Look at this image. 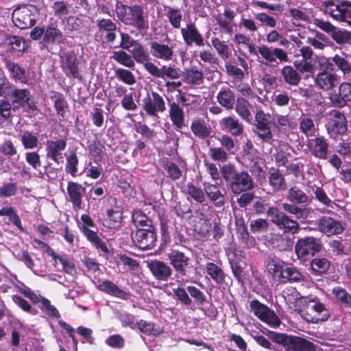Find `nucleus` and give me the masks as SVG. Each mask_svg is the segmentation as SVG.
I'll return each mask as SVG.
<instances>
[{"label":"nucleus","instance_id":"obj_1","mask_svg":"<svg viewBox=\"0 0 351 351\" xmlns=\"http://www.w3.org/2000/svg\"><path fill=\"white\" fill-rule=\"evenodd\" d=\"M114 11L118 21L124 25L134 27L140 32L148 29V16L141 5H128L120 0H116Z\"/></svg>","mask_w":351,"mask_h":351},{"label":"nucleus","instance_id":"obj_2","mask_svg":"<svg viewBox=\"0 0 351 351\" xmlns=\"http://www.w3.org/2000/svg\"><path fill=\"white\" fill-rule=\"evenodd\" d=\"M269 338L282 346L285 351H316L317 346L303 337L270 331Z\"/></svg>","mask_w":351,"mask_h":351},{"label":"nucleus","instance_id":"obj_3","mask_svg":"<svg viewBox=\"0 0 351 351\" xmlns=\"http://www.w3.org/2000/svg\"><path fill=\"white\" fill-rule=\"evenodd\" d=\"M301 315L306 321L314 324L325 322L330 317L329 311L317 297L304 299Z\"/></svg>","mask_w":351,"mask_h":351},{"label":"nucleus","instance_id":"obj_4","mask_svg":"<svg viewBox=\"0 0 351 351\" xmlns=\"http://www.w3.org/2000/svg\"><path fill=\"white\" fill-rule=\"evenodd\" d=\"M321 9L335 21L346 23L351 27V1L343 0L336 4L333 0H329L322 3Z\"/></svg>","mask_w":351,"mask_h":351},{"label":"nucleus","instance_id":"obj_5","mask_svg":"<svg viewBox=\"0 0 351 351\" xmlns=\"http://www.w3.org/2000/svg\"><path fill=\"white\" fill-rule=\"evenodd\" d=\"M38 8L32 4L19 5L12 12V20L14 25L21 29L34 26L36 23Z\"/></svg>","mask_w":351,"mask_h":351},{"label":"nucleus","instance_id":"obj_6","mask_svg":"<svg viewBox=\"0 0 351 351\" xmlns=\"http://www.w3.org/2000/svg\"><path fill=\"white\" fill-rule=\"evenodd\" d=\"M247 46L250 55L258 56V53L264 59V61H262L261 63L265 65L276 62V59H278L280 62H287L289 61L287 53L281 48H270L267 45H263L258 47V49L256 50L254 44L251 42H250Z\"/></svg>","mask_w":351,"mask_h":351},{"label":"nucleus","instance_id":"obj_7","mask_svg":"<svg viewBox=\"0 0 351 351\" xmlns=\"http://www.w3.org/2000/svg\"><path fill=\"white\" fill-rule=\"evenodd\" d=\"M82 226L80 230L86 239L91 245L99 252L107 255L110 254V250L106 243L99 237L97 232L91 230L90 228H96L92 218L86 214L81 216Z\"/></svg>","mask_w":351,"mask_h":351},{"label":"nucleus","instance_id":"obj_8","mask_svg":"<svg viewBox=\"0 0 351 351\" xmlns=\"http://www.w3.org/2000/svg\"><path fill=\"white\" fill-rule=\"evenodd\" d=\"M322 244L319 239L313 237L299 239L295 245V252L298 259L302 262L309 260L321 251Z\"/></svg>","mask_w":351,"mask_h":351},{"label":"nucleus","instance_id":"obj_9","mask_svg":"<svg viewBox=\"0 0 351 351\" xmlns=\"http://www.w3.org/2000/svg\"><path fill=\"white\" fill-rule=\"evenodd\" d=\"M267 215L270 217V221L279 229L285 233L295 234L300 229L299 223L281 212L278 208L269 207L267 210Z\"/></svg>","mask_w":351,"mask_h":351},{"label":"nucleus","instance_id":"obj_10","mask_svg":"<svg viewBox=\"0 0 351 351\" xmlns=\"http://www.w3.org/2000/svg\"><path fill=\"white\" fill-rule=\"evenodd\" d=\"M314 25L327 33L336 43L339 45H351V32L341 29L333 25L330 22L322 19L315 18Z\"/></svg>","mask_w":351,"mask_h":351},{"label":"nucleus","instance_id":"obj_11","mask_svg":"<svg viewBox=\"0 0 351 351\" xmlns=\"http://www.w3.org/2000/svg\"><path fill=\"white\" fill-rule=\"evenodd\" d=\"M328 114L330 117L326 125L327 132L330 138L337 139L346 133L348 121L344 114L338 110H332Z\"/></svg>","mask_w":351,"mask_h":351},{"label":"nucleus","instance_id":"obj_12","mask_svg":"<svg viewBox=\"0 0 351 351\" xmlns=\"http://www.w3.org/2000/svg\"><path fill=\"white\" fill-rule=\"evenodd\" d=\"M250 307L254 315L261 322L267 324L271 328H278L281 324L280 318L276 313L267 305L255 299L250 302Z\"/></svg>","mask_w":351,"mask_h":351},{"label":"nucleus","instance_id":"obj_13","mask_svg":"<svg viewBox=\"0 0 351 351\" xmlns=\"http://www.w3.org/2000/svg\"><path fill=\"white\" fill-rule=\"evenodd\" d=\"M132 241L139 249L143 250L153 249L157 243L155 226L150 228H140L137 229L135 234L132 236Z\"/></svg>","mask_w":351,"mask_h":351},{"label":"nucleus","instance_id":"obj_14","mask_svg":"<svg viewBox=\"0 0 351 351\" xmlns=\"http://www.w3.org/2000/svg\"><path fill=\"white\" fill-rule=\"evenodd\" d=\"M10 99V101L13 105L14 112L26 106L30 110H37L36 102L33 99L28 88H21L16 86Z\"/></svg>","mask_w":351,"mask_h":351},{"label":"nucleus","instance_id":"obj_15","mask_svg":"<svg viewBox=\"0 0 351 351\" xmlns=\"http://www.w3.org/2000/svg\"><path fill=\"white\" fill-rule=\"evenodd\" d=\"M143 109L146 114L150 117H157L158 112L166 110L165 101L162 95L156 91L147 93L143 99Z\"/></svg>","mask_w":351,"mask_h":351},{"label":"nucleus","instance_id":"obj_16","mask_svg":"<svg viewBox=\"0 0 351 351\" xmlns=\"http://www.w3.org/2000/svg\"><path fill=\"white\" fill-rule=\"evenodd\" d=\"M170 265L173 267L178 275L185 276L191 267V258L185 253L178 250H172L167 254Z\"/></svg>","mask_w":351,"mask_h":351},{"label":"nucleus","instance_id":"obj_17","mask_svg":"<svg viewBox=\"0 0 351 351\" xmlns=\"http://www.w3.org/2000/svg\"><path fill=\"white\" fill-rule=\"evenodd\" d=\"M61 68L65 75L70 79L82 80L79 71L80 61L74 51H68L61 56Z\"/></svg>","mask_w":351,"mask_h":351},{"label":"nucleus","instance_id":"obj_18","mask_svg":"<svg viewBox=\"0 0 351 351\" xmlns=\"http://www.w3.org/2000/svg\"><path fill=\"white\" fill-rule=\"evenodd\" d=\"M269 114H266L263 110H258L255 113V126L258 132V137L264 142L269 143L273 138L271 130V122L268 117Z\"/></svg>","mask_w":351,"mask_h":351},{"label":"nucleus","instance_id":"obj_19","mask_svg":"<svg viewBox=\"0 0 351 351\" xmlns=\"http://www.w3.org/2000/svg\"><path fill=\"white\" fill-rule=\"evenodd\" d=\"M182 39L188 47L195 45L197 47H203L205 45L203 36L193 23L186 24L180 30Z\"/></svg>","mask_w":351,"mask_h":351},{"label":"nucleus","instance_id":"obj_20","mask_svg":"<svg viewBox=\"0 0 351 351\" xmlns=\"http://www.w3.org/2000/svg\"><path fill=\"white\" fill-rule=\"evenodd\" d=\"M318 230L324 234L330 237L341 234L344 227L341 221L336 220L329 216L322 217L317 222Z\"/></svg>","mask_w":351,"mask_h":351},{"label":"nucleus","instance_id":"obj_21","mask_svg":"<svg viewBox=\"0 0 351 351\" xmlns=\"http://www.w3.org/2000/svg\"><path fill=\"white\" fill-rule=\"evenodd\" d=\"M67 145L66 138H56V140H47L46 142L47 157L58 163L63 162L62 152Z\"/></svg>","mask_w":351,"mask_h":351},{"label":"nucleus","instance_id":"obj_22","mask_svg":"<svg viewBox=\"0 0 351 351\" xmlns=\"http://www.w3.org/2000/svg\"><path fill=\"white\" fill-rule=\"evenodd\" d=\"M147 267L154 278L158 281H168L173 274V269L170 265L160 260L148 262Z\"/></svg>","mask_w":351,"mask_h":351},{"label":"nucleus","instance_id":"obj_23","mask_svg":"<svg viewBox=\"0 0 351 351\" xmlns=\"http://www.w3.org/2000/svg\"><path fill=\"white\" fill-rule=\"evenodd\" d=\"M99 32L105 34L104 40L108 43H113L117 39V21L109 18H99L96 21Z\"/></svg>","mask_w":351,"mask_h":351},{"label":"nucleus","instance_id":"obj_24","mask_svg":"<svg viewBox=\"0 0 351 351\" xmlns=\"http://www.w3.org/2000/svg\"><path fill=\"white\" fill-rule=\"evenodd\" d=\"M338 90V93H331L329 99L334 107H345L348 101H351V83L342 82Z\"/></svg>","mask_w":351,"mask_h":351},{"label":"nucleus","instance_id":"obj_25","mask_svg":"<svg viewBox=\"0 0 351 351\" xmlns=\"http://www.w3.org/2000/svg\"><path fill=\"white\" fill-rule=\"evenodd\" d=\"M5 68L10 73V78L14 82L24 84L28 83L29 72L25 67L9 60L5 61Z\"/></svg>","mask_w":351,"mask_h":351},{"label":"nucleus","instance_id":"obj_26","mask_svg":"<svg viewBox=\"0 0 351 351\" xmlns=\"http://www.w3.org/2000/svg\"><path fill=\"white\" fill-rule=\"evenodd\" d=\"M222 131L230 133L234 136H239L243 134V125L234 115L223 118L219 121Z\"/></svg>","mask_w":351,"mask_h":351},{"label":"nucleus","instance_id":"obj_27","mask_svg":"<svg viewBox=\"0 0 351 351\" xmlns=\"http://www.w3.org/2000/svg\"><path fill=\"white\" fill-rule=\"evenodd\" d=\"M100 291L111 296L128 300L131 297V293L119 288L114 282L110 280H106L97 286Z\"/></svg>","mask_w":351,"mask_h":351},{"label":"nucleus","instance_id":"obj_28","mask_svg":"<svg viewBox=\"0 0 351 351\" xmlns=\"http://www.w3.org/2000/svg\"><path fill=\"white\" fill-rule=\"evenodd\" d=\"M307 146L314 156L326 160L328 156V143L324 137H315L308 141Z\"/></svg>","mask_w":351,"mask_h":351},{"label":"nucleus","instance_id":"obj_29","mask_svg":"<svg viewBox=\"0 0 351 351\" xmlns=\"http://www.w3.org/2000/svg\"><path fill=\"white\" fill-rule=\"evenodd\" d=\"M169 101V117L172 125L177 130L182 129L184 125V112L182 107L174 101Z\"/></svg>","mask_w":351,"mask_h":351},{"label":"nucleus","instance_id":"obj_30","mask_svg":"<svg viewBox=\"0 0 351 351\" xmlns=\"http://www.w3.org/2000/svg\"><path fill=\"white\" fill-rule=\"evenodd\" d=\"M150 52L152 56L165 61L172 60L173 56V47L168 45L162 44L157 41L151 42L149 44Z\"/></svg>","mask_w":351,"mask_h":351},{"label":"nucleus","instance_id":"obj_31","mask_svg":"<svg viewBox=\"0 0 351 351\" xmlns=\"http://www.w3.org/2000/svg\"><path fill=\"white\" fill-rule=\"evenodd\" d=\"M337 80V74L322 71L317 74L315 84L320 89L328 91L335 87Z\"/></svg>","mask_w":351,"mask_h":351},{"label":"nucleus","instance_id":"obj_32","mask_svg":"<svg viewBox=\"0 0 351 351\" xmlns=\"http://www.w3.org/2000/svg\"><path fill=\"white\" fill-rule=\"evenodd\" d=\"M206 273L217 285L226 284L228 275L223 269L213 262H208L205 266Z\"/></svg>","mask_w":351,"mask_h":351},{"label":"nucleus","instance_id":"obj_33","mask_svg":"<svg viewBox=\"0 0 351 351\" xmlns=\"http://www.w3.org/2000/svg\"><path fill=\"white\" fill-rule=\"evenodd\" d=\"M44 43L51 45H60L64 43V36L60 29L53 24L47 25L43 38Z\"/></svg>","mask_w":351,"mask_h":351},{"label":"nucleus","instance_id":"obj_34","mask_svg":"<svg viewBox=\"0 0 351 351\" xmlns=\"http://www.w3.org/2000/svg\"><path fill=\"white\" fill-rule=\"evenodd\" d=\"M5 44L8 46V51L16 57L21 56L27 47L23 38L18 36H12L7 38Z\"/></svg>","mask_w":351,"mask_h":351},{"label":"nucleus","instance_id":"obj_35","mask_svg":"<svg viewBox=\"0 0 351 351\" xmlns=\"http://www.w3.org/2000/svg\"><path fill=\"white\" fill-rule=\"evenodd\" d=\"M182 80L191 86H199L204 82V73L195 66L184 69L182 74Z\"/></svg>","mask_w":351,"mask_h":351},{"label":"nucleus","instance_id":"obj_36","mask_svg":"<svg viewBox=\"0 0 351 351\" xmlns=\"http://www.w3.org/2000/svg\"><path fill=\"white\" fill-rule=\"evenodd\" d=\"M234 16V11L226 9L223 15L219 14L215 19L219 27L226 34L231 35L233 32Z\"/></svg>","mask_w":351,"mask_h":351},{"label":"nucleus","instance_id":"obj_37","mask_svg":"<svg viewBox=\"0 0 351 351\" xmlns=\"http://www.w3.org/2000/svg\"><path fill=\"white\" fill-rule=\"evenodd\" d=\"M204 191L215 207L221 208L224 206L226 202L224 195L216 185L204 183Z\"/></svg>","mask_w":351,"mask_h":351},{"label":"nucleus","instance_id":"obj_38","mask_svg":"<svg viewBox=\"0 0 351 351\" xmlns=\"http://www.w3.org/2000/svg\"><path fill=\"white\" fill-rule=\"evenodd\" d=\"M107 218L105 219L104 226L110 229L119 227L123 218L122 208L114 206L106 211Z\"/></svg>","mask_w":351,"mask_h":351},{"label":"nucleus","instance_id":"obj_39","mask_svg":"<svg viewBox=\"0 0 351 351\" xmlns=\"http://www.w3.org/2000/svg\"><path fill=\"white\" fill-rule=\"evenodd\" d=\"M217 102L226 110H232L236 101L235 95L228 87H222L217 95Z\"/></svg>","mask_w":351,"mask_h":351},{"label":"nucleus","instance_id":"obj_40","mask_svg":"<svg viewBox=\"0 0 351 351\" xmlns=\"http://www.w3.org/2000/svg\"><path fill=\"white\" fill-rule=\"evenodd\" d=\"M280 281L282 283L300 282L304 281V276L296 267L286 263Z\"/></svg>","mask_w":351,"mask_h":351},{"label":"nucleus","instance_id":"obj_41","mask_svg":"<svg viewBox=\"0 0 351 351\" xmlns=\"http://www.w3.org/2000/svg\"><path fill=\"white\" fill-rule=\"evenodd\" d=\"M232 178L230 188L234 194H240L254 187V182L251 177H232Z\"/></svg>","mask_w":351,"mask_h":351},{"label":"nucleus","instance_id":"obj_42","mask_svg":"<svg viewBox=\"0 0 351 351\" xmlns=\"http://www.w3.org/2000/svg\"><path fill=\"white\" fill-rule=\"evenodd\" d=\"M84 190L82 185L73 182H69L67 191L69 200L71 202L73 207L77 208H82V195Z\"/></svg>","mask_w":351,"mask_h":351},{"label":"nucleus","instance_id":"obj_43","mask_svg":"<svg viewBox=\"0 0 351 351\" xmlns=\"http://www.w3.org/2000/svg\"><path fill=\"white\" fill-rule=\"evenodd\" d=\"M331 263L326 258H315L311 262L308 270L315 276H321L328 273Z\"/></svg>","mask_w":351,"mask_h":351},{"label":"nucleus","instance_id":"obj_44","mask_svg":"<svg viewBox=\"0 0 351 351\" xmlns=\"http://www.w3.org/2000/svg\"><path fill=\"white\" fill-rule=\"evenodd\" d=\"M191 130L193 134L199 138H206L210 136L211 129L202 119H197L192 121Z\"/></svg>","mask_w":351,"mask_h":351},{"label":"nucleus","instance_id":"obj_45","mask_svg":"<svg viewBox=\"0 0 351 351\" xmlns=\"http://www.w3.org/2000/svg\"><path fill=\"white\" fill-rule=\"evenodd\" d=\"M235 111L238 115L247 123H251L252 114L250 111V102L243 97H239L236 100Z\"/></svg>","mask_w":351,"mask_h":351},{"label":"nucleus","instance_id":"obj_46","mask_svg":"<svg viewBox=\"0 0 351 351\" xmlns=\"http://www.w3.org/2000/svg\"><path fill=\"white\" fill-rule=\"evenodd\" d=\"M280 73L285 82L289 86H298L301 81V75L292 66H283Z\"/></svg>","mask_w":351,"mask_h":351},{"label":"nucleus","instance_id":"obj_47","mask_svg":"<svg viewBox=\"0 0 351 351\" xmlns=\"http://www.w3.org/2000/svg\"><path fill=\"white\" fill-rule=\"evenodd\" d=\"M332 61L335 70L340 71L343 75L351 73V63L349 62L348 56L345 53L335 54L332 56Z\"/></svg>","mask_w":351,"mask_h":351},{"label":"nucleus","instance_id":"obj_48","mask_svg":"<svg viewBox=\"0 0 351 351\" xmlns=\"http://www.w3.org/2000/svg\"><path fill=\"white\" fill-rule=\"evenodd\" d=\"M51 99L54 103V108L57 114L64 119L69 108L68 102L64 96L61 93L54 92L53 95L51 96Z\"/></svg>","mask_w":351,"mask_h":351},{"label":"nucleus","instance_id":"obj_49","mask_svg":"<svg viewBox=\"0 0 351 351\" xmlns=\"http://www.w3.org/2000/svg\"><path fill=\"white\" fill-rule=\"evenodd\" d=\"M131 53L134 62H136L142 65L145 64L148 60H151L149 53L139 42L133 47Z\"/></svg>","mask_w":351,"mask_h":351},{"label":"nucleus","instance_id":"obj_50","mask_svg":"<svg viewBox=\"0 0 351 351\" xmlns=\"http://www.w3.org/2000/svg\"><path fill=\"white\" fill-rule=\"evenodd\" d=\"M13 105L8 99H0V122L11 123L14 114Z\"/></svg>","mask_w":351,"mask_h":351},{"label":"nucleus","instance_id":"obj_51","mask_svg":"<svg viewBox=\"0 0 351 351\" xmlns=\"http://www.w3.org/2000/svg\"><path fill=\"white\" fill-rule=\"evenodd\" d=\"M332 293L338 303L345 308H351V294L346 289L336 287L332 289Z\"/></svg>","mask_w":351,"mask_h":351},{"label":"nucleus","instance_id":"obj_52","mask_svg":"<svg viewBox=\"0 0 351 351\" xmlns=\"http://www.w3.org/2000/svg\"><path fill=\"white\" fill-rule=\"evenodd\" d=\"M111 58L128 68L133 69L135 66L132 55L128 53L124 49L113 51Z\"/></svg>","mask_w":351,"mask_h":351},{"label":"nucleus","instance_id":"obj_53","mask_svg":"<svg viewBox=\"0 0 351 351\" xmlns=\"http://www.w3.org/2000/svg\"><path fill=\"white\" fill-rule=\"evenodd\" d=\"M132 221L137 229L140 228H150L154 227L152 220L140 210L133 212Z\"/></svg>","mask_w":351,"mask_h":351},{"label":"nucleus","instance_id":"obj_54","mask_svg":"<svg viewBox=\"0 0 351 351\" xmlns=\"http://www.w3.org/2000/svg\"><path fill=\"white\" fill-rule=\"evenodd\" d=\"M183 189L185 193L190 196L195 202L200 204L205 202L206 196L201 188L195 186L193 183H187Z\"/></svg>","mask_w":351,"mask_h":351},{"label":"nucleus","instance_id":"obj_55","mask_svg":"<svg viewBox=\"0 0 351 351\" xmlns=\"http://www.w3.org/2000/svg\"><path fill=\"white\" fill-rule=\"evenodd\" d=\"M138 330L147 335L157 336L162 332V330L157 327L156 324L152 322H147L140 319L136 323Z\"/></svg>","mask_w":351,"mask_h":351},{"label":"nucleus","instance_id":"obj_56","mask_svg":"<svg viewBox=\"0 0 351 351\" xmlns=\"http://www.w3.org/2000/svg\"><path fill=\"white\" fill-rule=\"evenodd\" d=\"M104 149L105 147L97 138L88 145L89 154L97 164L101 161L104 156Z\"/></svg>","mask_w":351,"mask_h":351},{"label":"nucleus","instance_id":"obj_57","mask_svg":"<svg viewBox=\"0 0 351 351\" xmlns=\"http://www.w3.org/2000/svg\"><path fill=\"white\" fill-rule=\"evenodd\" d=\"M0 216H7L10 221L16 226L21 231H23L24 228L22 225L21 220L17 213L12 206L3 207L0 209Z\"/></svg>","mask_w":351,"mask_h":351},{"label":"nucleus","instance_id":"obj_58","mask_svg":"<svg viewBox=\"0 0 351 351\" xmlns=\"http://www.w3.org/2000/svg\"><path fill=\"white\" fill-rule=\"evenodd\" d=\"M232 273L237 282L243 284L245 279V273L240 263L234 258H228Z\"/></svg>","mask_w":351,"mask_h":351},{"label":"nucleus","instance_id":"obj_59","mask_svg":"<svg viewBox=\"0 0 351 351\" xmlns=\"http://www.w3.org/2000/svg\"><path fill=\"white\" fill-rule=\"evenodd\" d=\"M212 223L210 219L197 220L193 226L194 231L201 237H207L210 235Z\"/></svg>","mask_w":351,"mask_h":351},{"label":"nucleus","instance_id":"obj_60","mask_svg":"<svg viewBox=\"0 0 351 351\" xmlns=\"http://www.w3.org/2000/svg\"><path fill=\"white\" fill-rule=\"evenodd\" d=\"M288 199L294 204H305L308 202L307 195L296 186L291 187L289 191Z\"/></svg>","mask_w":351,"mask_h":351},{"label":"nucleus","instance_id":"obj_61","mask_svg":"<svg viewBox=\"0 0 351 351\" xmlns=\"http://www.w3.org/2000/svg\"><path fill=\"white\" fill-rule=\"evenodd\" d=\"M266 40L269 43L279 42V45L285 48H289L290 45L289 40L276 29H273L266 34Z\"/></svg>","mask_w":351,"mask_h":351},{"label":"nucleus","instance_id":"obj_62","mask_svg":"<svg viewBox=\"0 0 351 351\" xmlns=\"http://www.w3.org/2000/svg\"><path fill=\"white\" fill-rule=\"evenodd\" d=\"M286 263L279 260L271 259L267 265V270L274 277H278L280 280L282 277Z\"/></svg>","mask_w":351,"mask_h":351},{"label":"nucleus","instance_id":"obj_63","mask_svg":"<svg viewBox=\"0 0 351 351\" xmlns=\"http://www.w3.org/2000/svg\"><path fill=\"white\" fill-rule=\"evenodd\" d=\"M166 16L168 18L171 25L173 28H180L182 14L179 8H169L167 11Z\"/></svg>","mask_w":351,"mask_h":351},{"label":"nucleus","instance_id":"obj_64","mask_svg":"<svg viewBox=\"0 0 351 351\" xmlns=\"http://www.w3.org/2000/svg\"><path fill=\"white\" fill-rule=\"evenodd\" d=\"M115 76L117 79L128 85H132L136 83V79L132 71L118 68L114 70Z\"/></svg>","mask_w":351,"mask_h":351}]
</instances>
